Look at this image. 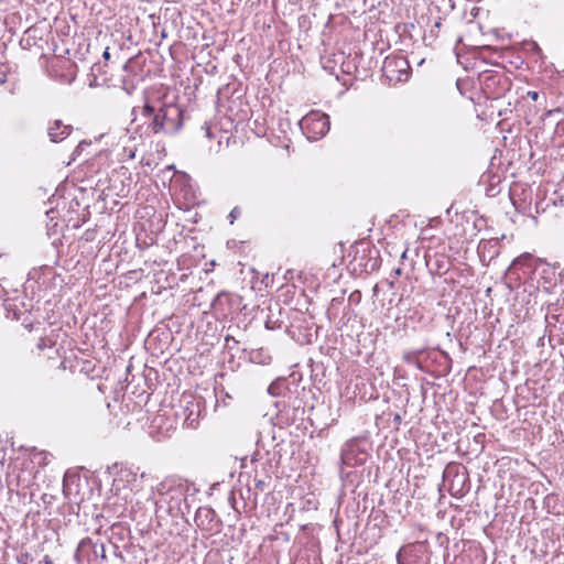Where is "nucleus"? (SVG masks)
Masks as SVG:
<instances>
[{
	"label": "nucleus",
	"instance_id": "obj_1",
	"mask_svg": "<svg viewBox=\"0 0 564 564\" xmlns=\"http://www.w3.org/2000/svg\"><path fill=\"white\" fill-rule=\"evenodd\" d=\"M153 133L177 132L182 127V111L176 106H164L153 116L149 126Z\"/></svg>",
	"mask_w": 564,
	"mask_h": 564
},
{
	"label": "nucleus",
	"instance_id": "obj_7",
	"mask_svg": "<svg viewBox=\"0 0 564 564\" xmlns=\"http://www.w3.org/2000/svg\"><path fill=\"white\" fill-rule=\"evenodd\" d=\"M123 150H124V154H126V156H127L128 159H130V160H131V159H134V156H135V151H137V149H135V148H124Z\"/></svg>",
	"mask_w": 564,
	"mask_h": 564
},
{
	"label": "nucleus",
	"instance_id": "obj_13",
	"mask_svg": "<svg viewBox=\"0 0 564 564\" xmlns=\"http://www.w3.org/2000/svg\"><path fill=\"white\" fill-rule=\"evenodd\" d=\"M406 258V251L402 253V259Z\"/></svg>",
	"mask_w": 564,
	"mask_h": 564
},
{
	"label": "nucleus",
	"instance_id": "obj_4",
	"mask_svg": "<svg viewBox=\"0 0 564 564\" xmlns=\"http://www.w3.org/2000/svg\"><path fill=\"white\" fill-rule=\"evenodd\" d=\"M73 130L69 124H64L62 120H55L47 129V134L52 142H59L66 139Z\"/></svg>",
	"mask_w": 564,
	"mask_h": 564
},
{
	"label": "nucleus",
	"instance_id": "obj_10",
	"mask_svg": "<svg viewBox=\"0 0 564 564\" xmlns=\"http://www.w3.org/2000/svg\"><path fill=\"white\" fill-rule=\"evenodd\" d=\"M528 96L534 101L539 98V94L536 91H529Z\"/></svg>",
	"mask_w": 564,
	"mask_h": 564
},
{
	"label": "nucleus",
	"instance_id": "obj_5",
	"mask_svg": "<svg viewBox=\"0 0 564 564\" xmlns=\"http://www.w3.org/2000/svg\"><path fill=\"white\" fill-rule=\"evenodd\" d=\"M90 145V142H87V141H80L78 143V145L76 147V149L74 150L73 154H72V159L69 162H67V165H69L72 163V161H75L77 156L80 155L82 151Z\"/></svg>",
	"mask_w": 564,
	"mask_h": 564
},
{
	"label": "nucleus",
	"instance_id": "obj_11",
	"mask_svg": "<svg viewBox=\"0 0 564 564\" xmlns=\"http://www.w3.org/2000/svg\"><path fill=\"white\" fill-rule=\"evenodd\" d=\"M104 58L105 59H109L110 58V53H109V48L107 47L102 54Z\"/></svg>",
	"mask_w": 564,
	"mask_h": 564
},
{
	"label": "nucleus",
	"instance_id": "obj_9",
	"mask_svg": "<svg viewBox=\"0 0 564 564\" xmlns=\"http://www.w3.org/2000/svg\"><path fill=\"white\" fill-rule=\"evenodd\" d=\"M203 512H205L206 517H208V516L212 513V511H210L209 509L199 510V511L197 512L196 520L200 518V516H202V513H203Z\"/></svg>",
	"mask_w": 564,
	"mask_h": 564
},
{
	"label": "nucleus",
	"instance_id": "obj_3",
	"mask_svg": "<svg viewBox=\"0 0 564 564\" xmlns=\"http://www.w3.org/2000/svg\"><path fill=\"white\" fill-rule=\"evenodd\" d=\"M409 63L403 56H389L384 59L382 70L386 77L392 82H402L408 78Z\"/></svg>",
	"mask_w": 564,
	"mask_h": 564
},
{
	"label": "nucleus",
	"instance_id": "obj_6",
	"mask_svg": "<svg viewBox=\"0 0 564 564\" xmlns=\"http://www.w3.org/2000/svg\"><path fill=\"white\" fill-rule=\"evenodd\" d=\"M156 112H154V108L152 106H150L149 104H145L142 108V115L145 117V118H153V116L155 115Z\"/></svg>",
	"mask_w": 564,
	"mask_h": 564
},
{
	"label": "nucleus",
	"instance_id": "obj_8",
	"mask_svg": "<svg viewBox=\"0 0 564 564\" xmlns=\"http://www.w3.org/2000/svg\"><path fill=\"white\" fill-rule=\"evenodd\" d=\"M240 215V208L235 207L231 209L229 217L231 218L230 224H234L235 219Z\"/></svg>",
	"mask_w": 564,
	"mask_h": 564
},
{
	"label": "nucleus",
	"instance_id": "obj_2",
	"mask_svg": "<svg viewBox=\"0 0 564 564\" xmlns=\"http://www.w3.org/2000/svg\"><path fill=\"white\" fill-rule=\"evenodd\" d=\"M329 117L321 111H311L302 118L300 127L308 140H318L329 130Z\"/></svg>",
	"mask_w": 564,
	"mask_h": 564
},
{
	"label": "nucleus",
	"instance_id": "obj_12",
	"mask_svg": "<svg viewBox=\"0 0 564 564\" xmlns=\"http://www.w3.org/2000/svg\"><path fill=\"white\" fill-rule=\"evenodd\" d=\"M394 273H395L397 275H401V274H402V270H401L400 268H398V269H395Z\"/></svg>",
	"mask_w": 564,
	"mask_h": 564
}]
</instances>
